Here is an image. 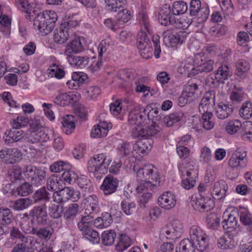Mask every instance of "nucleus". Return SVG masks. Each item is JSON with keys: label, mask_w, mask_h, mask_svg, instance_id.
Listing matches in <instances>:
<instances>
[{"label": "nucleus", "mask_w": 252, "mask_h": 252, "mask_svg": "<svg viewBox=\"0 0 252 252\" xmlns=\"http://www.w3.org/2000/svg\"><path fill=\"white\" fill-rule=\"evenodd\" d=\"M137 176L139 181L143 182L136 188L138 193H142L144 190H152L154 186L153 181L159 182L156 169L150 163L146 164L138 169Z\"/></svg>", "instance_id": "f257e3e1"}, {"label": "nucleus", "mask_w": 252, "mask_h": 252, "mask_svg": "<svg viewBox=\"0 0 252 252\" xmlns=\"http://www.w3.org/2000/svg\"><path fill=\"white\" fill-rule=\"evenodd\" d=\"M58 19L57 14L49 10L38 13L33 20V26L42 35H47L53 30Z\"/></svg>", "instance_id": "f03ea898"}, {"label": "nucleus", "mask_w": 252, "mask_h": 252, "mask_svg": "<svg viewBox=\"0 0 252 252\" xmlns=\"http://www.w3.org/2000/svg\"><path fill=\"white\" fill-rule=\"evenodd\" d=\"M111 158L105 153L96 155L91 158L88 162V171L93 174L96 178H100L108 171Z\"/></svg>", "instance_id": "7ed1b4c3"}, {"label": "nucleus", "mask_w": 252, "mask_h": 252, "mask_svg": "<svg viewBox=\"0 0 252 252\" xmlns=\"http://www.w3.org/2000/svg\"><path fill=\"white\" fill-rule=\"evenodd\" d=\"M23 173L27 180L32 186L38 187L43 184L46 180V172L31 165L24 167Z\"/></svg>", "instance_id": "20e7f679"}, {"label": "nucleus", "mask_w": 252, "mask_h": 252, "mask_svg": "<svg viewBox=\"0 0 252 252\" xmlns=\"http://www.w3.org/2000/svg\"><path fill=\"white\" fill-rule=\"evenodd\" d=\"M190 241L196 244L197 249L200 252L204 251L208 246V237L202 229L196 225L189 229Z\"/></svg>", "instance_id": "39448f33"}, {"label": "nucleus", "mask_w": 252, "mask_h": 252, "mask_svg": "<svg viewBox=\"0 0 252 252\" xmlns=\"http://www.w3.org/2000/svg\"><path fill=\"white\" fill-rule=\"evenodd\" d=\"M182 178V186L189 189L195 186L196 180L193 165L189 163L182 164L179 167Z\"/></svg>", "instance_id": "423d86ee"}, {"label": "nucleus", "mask_w": 252, "mask_h": 252, "mask_svg": "<svg viewBox=\"0 0 252 252\" xmlns=\"http://www.w3.org/2000/svg\"><path fill=\"white\" fill-rule=\"evenodd\" d=\"M183 233V225L179 220H174L162 228L160 237L165 238L169 240H175L181 236Z\"/></svg>", "instance_id": "0eeeda50"}, {"label": "nucleus", "mask_w": 252, "mask_h": 252, "mask_svg": "<svg viewBox=\"0 0 252 252\" xmlns=\"http://www.w3.org/2000/svg\"><path fill=\"white\" fill-rule=\"evenodd\" d=\"M190 203L195 210L199 212H208L214 207V203L212 199L209 197L202 196L201 194L192 196Z\"/></svg>", "instance_id": "6e6552de"}, {"label": "nucleus", "mask_w": 252, "mask_h": 252, "mask_svg": "<svg viewBox=\"0 0 252 252\" xmlns=\"http://www.w3.org/2000/svg\"><path fill=\"white\" fill-rule=\"evenodd\" d=\"M161 130L159 124L153 123L151 126H141L135 127L132 131V136L134 138L152 136Z\"/></svg>", "instance_id": "1a4fd4ad"}, {"label": "nucleus", "mask_w": 252, "mask_h": 252, "mask_svg": "<svg viewBox=\"0 0 252 252\" xmlns=\"http://www.w3.org/2000/svg\"><path fill=\"white\" fill-rule=\"evenodd\" d=\"M188 33L185 31H179L167 30L163 32L164 41L168 43L171 46H174L177 44H182L186 40Z\"/></svg>", "instance_id": "9d476101"}, {"label": "nucleus", "mask_w": 252, "mask_h": 252, "mask_svg": "<svg viewBox=\"0 0 252 252\" xmlns=\"http://www.w3.org/2000/svg\"><path fill=\"white\" fill-rule=\"evenodd\" d=\"M146 110L140 105L136 106L129 112L128 122L130 125H136L135 127L141 126L146 118Z\"/></svg>", "instance_id": "9b49d317"}, {"label": "nucleus", "mask_w": 252, "mask_h": 252, "mask_svg": "<svg viewBox=\"0 0 252 252\" xmlns=\"http://www.w3.org/2000/svg\"><path fill=\"white\" fill-rule=\"evenodd\" d=\"M29 215L38 224H46L48 218L46 205L43 203L39 206L34 207L30 211Z\"/></svg>", "instance_id": "f8f14e48"}, {"label": "nucleus", "mask_w": 252, "mask_h": 252, "mask_svg": "<svg viewBox=\"0 0 252 252\" xmlns=\"http://www.w3.org/2000/svg\"><path fill=\"white\" fill-rule=\"evenodd\" d=\"M151 139L143 138L137 141L133 146L132 156L137 158L147 154L152 148Z\"/></svg>", "instance_id": "ddd939ff"}, {"label": "nucleus", "mask_w": 252, "mask_h": 252, "mask_svg": "<svg viewBox=\"0 0 252 252\" xmlns=\"http://www.w3.org/2000/svg\"><path fill=\"white\" fill-rule=\"evenodd\" d=\"M119 182L117 178L108 175L104 178L100 186V189L103 191L105 195H110L116 192Z\"/></svg>", "instance_id": "4468645a"}, {"label": "nucleus", "mask_w": 252, "mask_h": 252, "mask_svg": "<svg viewBox=\"0 0 252 252\" xmlns=\"http://www.w3.org/2000/svg\"><path fill=\"white\" fill-rule=\"evenodd\" d=\"M246 156V153L244 150L238 148L230 158L229 165L233 168L245 167L246 163L245 161Z\"/></svg>", "instance_id": "2eb2a0df"}, {"label": "nucleus", "mask_w": 252, "mask_h": 252, "mask_svg": "<svg viewBox=\"0 0 252 252\" xmlns=\"http://www.w3.org/2000/svg\"><path fill=\"white\" fill-rule=\"evenodd\" d=\"M158 20L159 23L164 26L173 25L175 22L174 16L171 13L169 6L165 5L160 8L158 14Z\"/></svg>", "instance_id": "dca6fc26"}, {"label": "nucleus", "mask_w": 252, "mask_h": 252, "mask_svg": "<svg viewBox=\"0 0 252 252\" xmlns=\"http://www.w3.org/2000/svg\"><path fill=\"white\" fill-rule=\"evenodd\" d=\"M82 204L84 205L86 213L87 214L91 213L92 215H94V213L98 212L99 209L98 198L96 195L93 194L86 197L82 200Z\"/></svg>", "instance_id": "f3484780"}, {"label": "nucleus", "mask_w": 252, "mask_h": 252, "mask_svg": "<svg viewBox=\"0 0 252 252\" xmlns=\"http://www.w3.org/2000/svg\"><path fill=\"white\" fill-rule=\"evenodd\" d=\"M158 204L166 210L173 208L176 203L174 195L169 191L163 193L158 198Z\"/></svg>", "instance_id": "a211bd4d"}, {"label": "nucleus", "mask_w": 252, "mask_h": 252, "mask_svg": "<svg viewBox=\"0 0 252 252\" xmlns=\"http://www.w3.org/2000/svg\"><path fill=\"white\" fill-rule=\"evenodd\" d=\"M74 193V190L73 188L65 187L54 193L53 195L54 201L57 203L65 202L73 197Z\"/></svg>", "instance_id": "6ab92c4d"}, {"label": "nucleus", "mask_w": 252, "mask_h": 252, "mask_svg": "<svg viewBox=\"0 0 252 252\" xmlns=\"http://www.w3.org/2000/svg\"><path fill=\"white\" fill-rule=\"evenodd\" d=\"M214 103V95L212 96L210 93H206L198 106L199 112L201 114L211 112L209 110L213 107Z\"/></svg>", "instance_id": "aec40b11"}, {"label": "nucleus", "mask_w": 252, "mask_h": 252, "mask_svg": "<svg viewBox=\"0 0 252 252\" xmlns=\"http://www.w3.org/2000/svg\"><path fill=\"white\" fill-rule=\"evenodd\" d=\"M67 26V23H64L56 30L54 34V40L55 42L62 44L67 40L69 36V29Z\"/></svg>", "instance_id": "412c9836"}, {"label": "nucleus", "mask_w": 252, "mask_h": 252, "mask_svg": "<svg viewBox=\"0 0 252 252\" xmlns=\"http://www.w3.org/2000/svg\"><path fill=\"white\" fill-rule=\"evenodd\" d=\"M87 79L88 76L84 73L73 72L71 80L67 81L66 85L70 89L77 90Z\"/></svg>", "instance_id": "4be33fe9"}, {"label": "nucleus", "mask_w": 252, "mask_h": 252, "mask_svg": "<svg viewBox=\"0 0 252 252\" xmlns=\"http://www.w3.org/2000/svg\"><path fill=\"white\" fill-rule=\"evenodd\" d=\"M235 68V75L239 79L243 80L247 76L248 72L250 69V64L247 61L241 59L236 63Z\"/></svg>", "instance_id": "5701e85b"}, {"label": "nucleus", "mask_w": 252, "mask_h": 252, "mask_svg": "<svg viewBox=\"0 0 252 252\" xmlns=\"http://www.w3.org/2000/svg\"><path fill=\"white\" fill-rule=\"evenodd\" d=\"M24 132L20 129L12 128L5 132L3 140L7 144L17 142L23 138Z\"/></svg>", "instance_id": "b1692460"}, {"label": "nucleus", "mask_w": 252, "mask_h": 252, "mask_svg": "<svg viewBox=\"0 0 252 252\" xmlns=\"http://www.w3.org/2000/svg\"><path fill=\"white\" fill-rule=\"evenodd\" d=\"M233 111L231 105L223 102H220L216 108V114L220 119H224L230 116Z\"/></svg>", "instance_id": "393cba45"}, {"label": "nucleus", "mask_w": 252, "mask_h": 252, "mask_svg": "<svg viewBox=\"0 0 252 252\" xmlns=\"http://www.w3.org/2000/svg\"><path fill=\"white\" fill-rule=\"evenodd\" d=\"M79 211L78 204L73 203L68 205L63 213L64 219L69 223L73 222Z\"/></svg>", "instance_id": "a878e982"}, {"label": "nucleus", "mask_w": 252, "mask_h": 252, "mask_svg": "<svg viewBox=\"0 0 252 252\" xmlns=\"http://www.w3.org/2000/svg\"><path fill=\"white\" fill-rule=\"evenodd\" d=\"M34 222L33 219L32 218V220H30L29 215L25 214L21 219L19 225L24 233L33 234V232H34L36 229L33 227Z\"/></svg>", "instance_id": "bb28decb"}, {"label": "nucleus", "mask_w": 252, "mask_h": 252, "mask_svg": "<svg viewBox=\"0 0 252 252\" xmlns=\"http://www.w3.org/2000/svg\"><path fill=\"white\" fill-rule=\"evenodd\" d=\"M83 50V45L81 41L80 37L73 40L68 44L64 50V54L66 56H71L73 54H76L81 52Z\"/></svg>", "instance_id": "cd10ccee"}, {"label": "nucleus", "mask_w": 252, "mask_h": 252, "mask_svg": "<svg viewBox=\"0 0 252 252\" xmlns=\"http://www.w3.org/2000/svg\"><path fill=\"white\" fill-rule=\"evenodd\" d=\"M232 71L230 67L227 64H221L215 73V79L220 83H223L231 77Z\"/></svg>", "instance_id": "c85d7f7f"}, {"label": "nucleus", "mask_w": 252, "mask_h": 252, "mask_svg": "<svg viewBox=\"0 0 252 252\" xmlns=\"http://www.w3.org/2000/svg\"><path fill=\"white\" fill-rule=\"evenodd\" d=\"M227 189V185L221 180L215 183L212 194L214 198L221 199L226 195Z\"/></svg>", "instance_id": "c756f323"}, {"label": "nucleus", "mask_w": 252, "mask_h": 252, "mask_svg": "<svg viewBox=\"0 0 252 252\" xmlns=\"http://www.w3.org/2000/svg\"><path fill=\"white\" fill-rule=\"evenodd\" d=\"M217 245L220 249L225 250L234 248L237 242L232 235L225 234L218 239Z\"/></svg>", "instance_id": "7c9ffc66"}, {"label": "nucleus", "mask_w": 252, "mask_h": 252, "mask_svg": "<svg viewBox=\"0 0 252 252\" xmlns=\"http://www.w3.org/2000/svg\"><path fill=\"white\" fill-rule=\"evenodd\" d=\"M15 1L23 8L22 10L26 13V18L31 20L35 15L36 10L33 6V4L29 3L27 0H15Z\"/></svg>", "instance_id": "2f4dec72"}, {"label": "nucleus", "mask_w": 252, "mask_h": 252, "mask_svg": "<svg viewBox=\"0 0 252 252\" xmlns=\"http://www.w3.org/2000/svg\"><path fill=\"white\" fill-rule=\"evenodd\" d=\"M68 63L72 66L83 68L89 63V58L88 56H79L71 55L66 56Z\"/></svg>", "instance_id": "473e14b6"}, {"label": "nucleus", "mask_w": 252, "mask_h": 252, "mask_svg": "<svg viewBox=\"0 0 252 252\" xmlns=\"http://www.w3.org/2000/svg\"><path fill=\"white\" fill-rule=\"evenodd\" d=\"M76 95L73 93H61L59 94L54 99V102L58 105L64 106L72 103Z\"/></svg>", "instance_id": "72a5a7b5"}, {"label": "nucleus", "mask_w": 252, "mask_h": 252, "mask_svg": "<svg viewBox=\"0 0 252 252\" xmlns=\"http://www.w3.org/2000/svg\"><path fill=\"white\" fill-rule=\"evenodd\" d=\"M94 216L92 215L91 213L81 218L80 221L78 222L77 226L82 233L91 228V225L94 222Z\"/></svg>", "instance_id": "f704fd0d"}, {"label": "nucleus", "mask_w": 252, "mask_h": 252, "mask_svg": "<svg viewBox=\"0 0 252 252\" xmlns=\"http://www.w3.org/2000/svg\"><path fill=\"white\" fill-rule=\"evenodd\" d=\"M197 249L196 244L189 239L182 240L176 248V252H194Z\"/></svg>", "instance_id": "c9c22d12"}, {"label": "nucleus", "mask_w": 252, "mask_h": 252, "mask_svg": "<svg viewBox=\"0 0 252 252\" xmlns=\"http://www.w3.org/2000/svg\"><path fill=\"white\" fill-rule=\"evenodd\" d=\"M108 129V126L104 122H100L99 124L94 126L91 135L95 138L103 137L107 134Z\"/></svg>", "instance_id": "e433bc0d"}, {"label": "nucleus", "mask_w": 252, "mask_h": 252, "mask_svg": "<svg viewBox=\"0 0 252 252\" xmlns=\"http://www.w3.org/2000/svg\"><path fill=\"white\" fill-rule=\"evenodd\" d=\"M62 130L66 134H71L74 130L75 124L72 115H66L62 121Z\"/></svg>", "instance_id": "4c0bfd02"}, {"label": "nucleus", "mask_w": 252, "mask_h": 252, "mask_svg": "<svg viewBox=\"0 0 252 252\" xmlns=\"http://www.w3.org/2000/svg\"><path fill=\"white\" fill-rule=\"evenodd\" d=\"M27 138L28 141L32 143L39 141L43 142L48 139L47 134L45 133L44 131H30Z\"/></svg>", "instance_id": "58836bf2"}, {"label": "nucleus", "mask_w": 252, "mask_h": 252, "mask_svg": "<svg viewBox=\"0 0 252 252\" xmlns=\"http://www.w3.org/2000/svg\"><path fill=\"white\" fill-rule=\"evenodd\" d=\"M131 241L129 236L126 234H122L119 237L117 244L116 245V250L122 252L131 246Z\"/></svg>", "instance_id": "ea45409f"}, {"label": "nucleus", "mask_w": 252, "mask_h": 252, "mask_svg": "<svg viewBox=\"0 0 252 252\" xmlns=\"http://www.w3.org/2000/svg\"><path fill=\"white\" fill-rule=\"evenodd\" d=\"M198 86L197 83L193 81L189 82L185 86V90L183 91L185 94L189 96V97L192 98L193 100L197 99L198 95L196 92L198 90Z\"/></svg>", "instance_id": "a19ab883"}, {"label": "nucleus", "mask_w": 252, "mask_h": 252, "mask_svg": "<svg viewBox=\"0 0 252 252\" xmlns=\"http://www.w3.org/2000/svg\"><path fill=\"white\" fill-rule=\"evenodd\" d=\"M238 214L240 216V220L244 225H250L252 224V215L247 209L240 207Z\"/></svg>", "instance_id": "79ce46f5"}, {"label": "nucleus", "mask_w": 252, "mask_h": 252, "mask_svg": "<svg viewBox=\"0 0 252 252\" xmlns=\"http://www.w3.org/2000/svg\"><path fill=\"white\" fill-rule=\"evenodd\" d=\"M106 7L108 10L116 12L126 3V0H105Z\"/></svg>", "instance_id": "37998d69"}, {"label": "nucleus", "mask_w": 252, "mask_h": 252, "mask_svg": "<svg viewBox=\"0 0 252 252\" xmlns=\"http://www.w3.org/2000/svg\"><path fill=\"white\" fill-rule=\"evenodd\" d=\"M13 214L10 209H0V223L5 225L10 224L13 220Z\"/></svg>", "instance_id": "c03bdc74"}, {"label": "nucleus", "mask_w": 252, "mask_h": 252, "mask_svg": "<svg viewBox=\"0 0 252 252\" xmlns=\"http://www.w3.org/2000/svg\"><path fill=\"white\" fill-rule=\"evenodd\" d=\"M242 127V123L238 120H231L229 121L225 126L226 131L229 134H233L237 131Z\"/></svg>", "instance_id": "a18cd8bd"}, {"label": "nucleus", "mask_w": 252, "mask_h": 252, "mask_svg": "<svg viewBox=\"0 0 252 252\" xmlns=\"http://www.w3.org/2000/svg\"><path fill=\"white\" fill-rule=\"evenodd\" d=\"M116 236V233L113 230L105 231L101 234L102 243L105 246L112 245L114 242Z\"/></svg>", "instance_id": "49530a36"}, {"label": "nucleus", "mask_w": 252, "mask_h": 252, "mask_svg": "<svg viewBox=\"0 0 252 252\" xmlns=\"http://www.w3.org/2000/svg\"><path fill=\"white\" fill-rule=\"evenodd\" d=\"M32 204V200L29 198L19 199L14 201L13 208L17 211H20L27 208Z\"/></svg>", "instance_id": "de8ad7c7"}, {"label": "nucleus", "mask_w": 252, "mask_h": 252, "mask_svg": "<svg viewBox=\"0 0 252 252\" xmlns=\"http://www.w3.org/2000/svg\"><path fill=\"white\" fill-rule=\"evenodd\" d=\"M183 115V113L180 112L171 114L164 118L163 122L167 126H171L174 123L180 121Z\"/></svg>", "instance_id": "09e8293b"}, {"label": "nucleus", "mask_w": 252, "mask_h": 252, "mask_svg": "<svg viewBox=\"0 0 252 252\" xmlns=\"http://www.w3.org/2000/svg\"><path fill=\"white\" fill-rule=\"evenodd\" d=\"M187 10V3L183 0L175 1L172 6V12L174 15L184 14Z\"/></svg>", "instance_id": "8fccbe9b"}, {"label": "nucleus", "mask_w": 252, "mask_h": 252, "mask_svg": "<svg viewBox=\"0 0 252 252\" xmlns=\"http://www.w3.org/2000/svg\"><path fill=\"white\" fill-rule=\"evenodd\" d=\"M78 184L80 188L86 192H91L93 188L91 182L85 175H81L77 178Z\"/></svg>", "instance_id": "3c124183"}, {"label": "nucleus", "mask_w": 252, "mask_h": 252, "mask_svg": "<svg viewBox=\"0 0 252 252\" xmlns=\"http://www.w3.org/2000/svg\"><path fill=\"white\" fill-rule=\"evenodd\" d=\"M33 235H36L41 239L48 240L52 235V230L51 228L48 227L41 228L38 230L35 229L34 232H33Z\"/></svg>", "instance_id": "603ef678"}, {"label": "nucleus", "mask_w": 252, "mask_h": 252, "mask_svg": "<svg viewBox=\"0 0 252 252\" xmlns=\"http://www.w3.org/2000/svg\"><path fill=\"white\" fill-rule=\"evenodd\" d=\"M70 165L67 162L58 161L50 165V170L52 172L58 173L70 168Z\"/></svg>", "instance_id": "864d4df0"}, {"label": "nucleus", "mask_w": 252, "mask_h": 252, "mask_svg": "<svg viewBox=\"0 0 252 252\" xmlns=\"http://www.w3.org/2000/svg\"><path fill=\"white\" fill-rule=\"evenodd\" d=\"M82 235L94 244H97L99 242L100 238L98 232L92 228L82 233Z\"/></svg>", "instance_id": "5fc2aeb1"}, {"label": "nucleus", "mask_w": 252, "mask_h": 252, "mask_svg": "<svg viewBox=\"0 0 252 252\" xmlns=\"http://www.w3.org/2000/svg\"><path fill=\"white\" fill-rule=\"evenodd\" d=\"M151 45V42L145 32H141L138 34L137 39V46L138 49H144Z\"/></svg>", "instance_id": "6e6d98bb"}, {"label": "nucleus", "mask_w": 252, "mask_h": 252, "mask_svg": "<svg viewBox=\"0 0 252 252\" xmlns=\"http://www.w3.org/2000/svg\"><path fill=\"white\" fill-rule=\"evenodd\" d=\"M60 180L54 175H52L47 179L46 186L49 190L56 191L60 189Z\"/></svg>", "instance_id": "4d7b16f0"}, {"label": "nucleus", "mask_w": 252, "mask_h": 252, "mask_svg": "<svg viewBox=\"0 0 252 252\" xmlns=\"http://www.w3.org/2000/svg\"><path fill=\"white\" fill-rule=\"evenodd\" d=\"M10 180L14 183L22 179V170L19 166H14L8 171Z\"/></svg>", "instance_id": "13d9d810"}, {"label": "nucleus", "mask_w": 252, "mask_h": 252, "mask_svg": "<svg viewBox=\"0 0 252 252\" xmlns=\"http://www.w3.org/2000/svg\"><path fill=\"white\" fill-rule=\"evenodd\" d=\"M242 117L249 119L252 117V104L250 102L244 103L240 110Z\"/></svg>", "instance_id": "bf43d9fd"}, {"label": "nucleus", "mask_w": 252, "mask_h": 252, "mask_svg": "<svg viewBox=\"0 0 252 252\" xmlns=\"http://www.w3.org/2000/svg\"><path fill=\"white\" fill-rule=\"evenodd\" d=\"M220 219L215 214H210L206 218V222L209 228L217 229L220 225Z\"/></svg>", "instance_id": "052dcab7"}, {"label": "nucleus", "mask_w": 252, "mask_h": 252, "mask_svg": "<svg viewBox=\"0 0 252 252\" xmlns=\"http://www.w3.org/2000/svg\"><path fill=\"white\" fill-rule=\"evenodd\" d=\"M22 153L18 149H11L8 164H13L17 162L20 161L22 158Z\"/></svg>", "instance_id": "680f3d73"}, {"label": "nucleus", "mask_w": 252, "mask_h": 252, "mask_svg": "<svg viewBox=\"0 0 252 252\" xmlns=\"http://www.w3.org/2000/svg\"><path fill=\"white\" fill-rule=\"evenodd\" d=\"M33 197L35 202L41 200L49 201L50 199L49 193L47 191L45 187H42L36 190Z\"/></svg>", "instance_id": "e2e57ef3"}, {"label": "nucleus", "mask_w": 252, "mask_h": 252, "mask_svg": "<svg viewBox=\"0 0 252 252\" xmlns=\"http://www.w3.org/2000/svg\"><path fill=\"white\" fill-rule=\"evenodd\" d=\"M97 222H101L100 224L104 227L109 226L112 222V216L110 214L104 212L102 214L101 217H98L95 219Z\"/></svg>", "instance_id": "0e129e2a"}, {"label": "nucleus", "mask_w": 252, "mask_h": 252, "mask_svg": "<svg viewBox=\"0 0 252 252\" xmlns=\"http://www.w3.org/2000/svg\"><path fill=\"white\" fill-rule=\"evenodd\" d=\"M117 18L120 23H126L131 19V12L127 9H122L118 13Z\"/></svg>", "instance_id": "69168bd1"}, {"label": "nucleus", "mask_w": 252, "mask_h": 252, "mask_svg": "<svg viewBox=\"0 0 252 252\" xmlns=\"http://www.w3.org/2000/svg\"><path fill=\"white\" fill-rule=\"evenodd\" d=\"M68 169L65 170L62 173V177L65 181L71 184L76 181V180L78 178V176L74 171Z\"/></svg>", "instance_id": "338daca9"}, {"label": "nucleus", "mask_w": 252, "mask_h": 252, "mask_svg": "<svg viewBox=\"0 0 252 252\" xmlns=\"http://www.w3.org/2000/svg\"><path fill=\"white\" fill-rule=\"evenodd\" d=\"M49 75L51 77H54L58 79L62 78L64 75V71L59 68L58 66L53 64L48 69Z\"/></svg>", "instance_id": "774afa93"}]
</instances>
